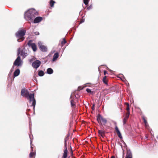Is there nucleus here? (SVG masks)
Returning a JSON list of instances; mask_svg holds the SVG:
<instances>
[{
	"mask_svg": "<svg viewBox=\"0 0 158 158\" xmlns=\"http://www.w3.org/2000/svg\"><path fill=\"white\" fill-rule=\"evenodd\" d=\"M38 15V13L34 9H30L26 11L24 14V18L30 22H33V19Z\"/></svg>",
	"mask_w": 158,
	"mask_h": 158,
	"instance_id": "1",
	"label": "nucleus"
},
{
	"mask_svg": "<svg viewBox=\"0 0 158 158\" xmlns=\"http://www.w3.org/2000/svg\"><path fill=\"white\" fill-rule=\"evenodd\" d=\"M21 94L23 97L29 99L30 102H32V106H33V109H34L36 104V101L34 98V94H29L28 91L25 89H22Z\"/></svg>",
	"mask_w": 158,
	"mask_h": 158,
	"instance_id": "2",
	"label": "nucleus"
},
{
	"mask_svg": "<svg viewBox=\"0 0 158 158\" xmlns=\"http://www.w3.org/2000/svg\"><path fill=\"white\" fill-rule=\"evenodd\" d=\"M26 33V30L21 28L15 34V37L17 38L18 42H21L23 41L25 39L24 37Z\"/></svg>",
	"mask_w": 158,
	"mask_h": 158,
	"instance_id": "3",
	"label": "nucleus"
},
{
	"mask_svg": "<svg viewBox=\"0 0 158 158\" xmlns=\"http://www.w3.org/2000/svg\"><path fill=\"white\" fill-rule=\"evenodd\" d=\"M97 120L98 123H101L104 125H105L107 122L106 120L100 114H98L97 115Z\"/></svg>",
	"mask_w": 158,
	"mask_h": 158,
	"instance_id": "4",
	"label": "nucleus"
},
{
	"mask_svg": "<svg viewBox=\"0 0 158 158\" xmlns=\"http://www.w3.org/2000/svg\"><path fill=\"white\" fill-rule=\"evenodd\" d=\"M23 64V61L21 59L20 57L18 56L15 60L14 64L15 66H21Z\"/></svg>",
	"mask_w": 158,
	"mask_h": 158,
	"instance_id": "5",
	"label": "nucleus"
},
{
	"mask_svg": "<svg viewBox=\"0 0 158 158\" xmlns=\"http://www.w3.org/2000/svg\"><path fill=\"white\" fill-rule=\"evenodd\" d=\"M27 44L29 47H31L32 48L34 52H35L36 51V46L35 43L32 42V40H29L27 43Z\"/></svg>",
	"mask_w": 158,
	"mask_h": 158,
	"instance_id": "6",
	"label": "nucleus"
},
{
	"mask_svg": "<svg viewBox=\"0 0 158 158\" xmlns=\"http://www.w3.org/2000/svg\"><path fill=\"white\" fill-rule=\"evenodd\" d=\"M40 64L41 62L40 60H37L34 61L32 63V65L33 68L37 69L40 66Z\"/></svg>",
	"mask_w": 158,
	"mask_h": 158,
	"instance_id": "7",
	"label": "nucleus"
},
{
	"mask_svg": "<svg viewBox=\"0 0 158 158\" xmlns=\"http://www.w3.org/2000/svg\"><path fill=\"white\" fill-rule=\"evenodd\" d=\"M38 44L39 46L40 50L43 52H46L47 50V47L44 45H43L41 42H39Z\"/></svg>",
	"mask_w": 158,
	"mask_h": 158,
	"instance_id": "8",
	"label": "nucleus"
},
{
	"mask_svg": "<svg viewBox=\"0 0 158 158\" xmlns=\"http://www.w3.org/2000/svg\"><path fill=\"white\" fill-rule=\"evenodd\" d=\"M29 137L31 139V152H30V154H29V157L30 158L32 157V156H33L34 155H35V153L34 152H33V148L32 147L31 144L32 143V140L31 139V135H29Z\"/></svg>",
	"mask_w": 158,
	"mask_h": 158,
	"instance_id": "9",
	"label": "nucleus"
},
{
	"mask_svg": "<svg viewBox=\"0 0 158 158\" xmlns=\"http://www.w3.org/2000/svg\"><path fill=\"white\" fill-rule=\"evenodd\" d=\"M42 20V18L41 17H35L33 19V22L34 23H36L41 22Z\"/></svg>",
	"mask_w": 158,
	"mask_h": 158,
	"instance_id": "10",
	"label": "nucleus"
},
{
	"mask_svg": "<svg viewBox=\"0 0 158 158\" xmlns=\"http://www.w3.org/2000/svg\"><path fill=\"white\" fill-rule=\"evenodd\" d=\"M20 55L23 58H24L28 55V54L27 53L25 52V51L24 49H23L21 52Z\"/></svg>",
	"mask_w": 158,
	"mask_h": 158,
	"instance_id": "11",
	"label": "nucleus"
},
{
	"mask_svg": "<svg viewBox=\"0 0 158 158\" xmlns=\"http://www.w3.org/2000/svg\"><path fill=\"white\" fill-rule=\"evenodd\" d=\"M59 56V55L58 52H56L55 53L53 56V58L52 60V61H56L57 58Z\"/></svg>",
	"mask_w": 158,
	"mask_h": 158,
	"instance_id": "12",
	"label": "nucleus"
},
{
	"mask_svg": "<svg viewBox=\"0 0 158 158\" xmlns=\"http://www.w3.org/2000/svg\"><path fill=\"white\" fill-rule=\"evenodd\" d=\"M20 73V70L19 69H18L15 70L14 73V76L15 77L18 76Z\"/></svg>",
	"mask_w": 158,
	"mask_h": 158,
	"instance_id": "13",
	"label": "nucleus"
},
{
	"mask_svg": "<svg viewBox=\"0 0 158 158\" xmlns=\"http://www.w3.org/2000/svg\"><path fill=\"white\" fill-rule=\"evenodd\" d=\"M68 150L67 148H66L64 151L63 158H66L67 156Z\"/></svg>",
	"mask_w": 158,
	"mask_h": 158,
	"instance_id": "14",
	"label": "nucleus"
},
{
	"mask_svg": "<svg viewBox=\"0 0 158 158\" xmlns=\"http://www.w3.org/2000/svg\"><path fill=\"white\" fill-rule=\"evenodd\" d=\"M98 133L102 137H103L105 136V132L104 131H103L102 130H99L98 131Z\"/></svg>",
	"mask_w": 158,
	"mask_h": 158,
	"instance_id": "15",
	"label": "nucleus"
},
{
	"mask_svg": "<svg viewBox=\"0 0 158 158\" xmlns=\"http://www.w3.org/2000/svg\"><path fill=\"white\" fill-rule=\"evenodd\" d=\"M47 73L49 74H51L53 73V70L51 68H49L47 69Z\"/></svg>",
	"mask_w": 158,
	"mask_h": 158,
	"instance_id": "16",
	"label": "nucleus"
},
{
	"mask_svg": "<svg viewBox=\"0 0 158 158\" xmlns=\"http://www.w3.org/2000/svg\"><path fill=\"white\" fill-rule=\"evenodd\" d=\"M126 156L132 158V154L130 150L127 151Z\"/></svg>",
	"mask_w": 158,
	"mask_h": 158,
	"instance_id": "17",
	"label": "nucleus"
},
{
	"mask_svg": "<svg viewBox=\"0 0 158 158\" xmlns=\"http://www.w3.org/2000/svg\"><path fill=\"white\" fill-rule=\"evenodd\" d=\"M38 75L40 76H43L44 75V73L42 71H40L38 73Z\"/></svg>",
	"mask_w": 158,
	"mask_h": 158,
	"instance_id": "18",
	"label": "nucleus"
},
{
	"mask_svg": "<svg viewBox=\"0 0 158 158\" xmlns=\"http://www.w3.org/2000/svg\"><path fill=\"white\" fill-rule=\"evenodd\" d=\"M55 3V2L54 1L52 0H50V5L51 7H53L54 6V3Z\"/></svg>",
	"mask_w": 158,
	"mask_h": 158,
	"instance_id": "19",
	"label": "nucleus"
},
{
	"mask_svg": "<svg viewBox=\"0 0 158 158\" xmlns=\"http://www.w3.org/2000/svg\"><path fill=\"white\" fill-rule=\"evenodd\" d=\"M66 43V41L65 39L64 38L63 40L61 42V46L62 47L64 44Z\"/></svg>",
	"mask_w": 158,
	"mask_h": 158,
	"instance_id": "20",
	"label": "nucleus"
},
{
	"mask_svg": "<svg viewBox=\"0 0 158 158\" xmlns=\"http://www.w3.org/2000/svg\"><path fill=\"white\" fill-rule=\"evenodd\" d=\"M120 75H122L123 76V78H121V80L123 81L126 82L127 81L126 80L125 78V77L123 76V74H121Z\"/></svg>",
	"mask_w": 158,
	"mask_h": 158,
	"instance_id": "21",
	"label": "nucleus"
},
{
	"mask_svg": "<svg viewBox=\"0 0 158 158\" xmlns=\"http://www.w3.org/2000/svg\"><path fill=\"white\" fill-rule=\"evenodd\" d=\"M70 102H71V106L72 107H73L74 106L75 104H74V102L72 99H71V100Z\"/></svg>",
	"mask_w": 158,
	"mask_h": 158,
	"instance_id": "22",
	"label": "nucleus"
},
{
	"mask_svg": "<svg viewBox=\"0 0 158 158\" xmlns=\"http://www.w3.org/2000/svg\"><path fill=\"white\" fill-rule=\"evenodd\" d=\"M103 81L105 84H107L106 76H105L104 77H103Z\"/></svg>",
	"mask_w": 158,
	"mask_h": 158,
	"instance_id": "23",
	"label": "nucleus"
},
{
	"mask_svg": "<svg viewBox=\"0 0 158 158\" xmlns=\"http://www.w3.org/2000/svg\"><path fill=\"white\" fill-rule=\"evenodd\" d=\"M129 114L130 112L129 111H128V112H127V113H126V116L125 117L126 118H128L129 117Z\"/></svg>",
	"mask_w": 158,
	"mask_h": 158,
	"instance_id": "24",
	"label": "nucleus"
},
{
	"mask_svg": "<svg viewBox=\"0 0 158 158\" xmlns=\"http://www.w3.org/2000/svg\"><path fill=\"white\" fill-rule=\"evenodd\" d=\"M115 130L117 133L120 132L118 127L116 126L115 127Z\"/></svg>",
	"mask_w": 158,
	"mask_h": 158,
	"instance_id": "25",
	"label": "nucleus"
},
{
	"mask_svg": "<svg viewBox=\"0 0 158 158\" xmlns=\"http://www.w3.org/2000/svg\"><path fill=\"white\" fill-rule=\"evenodd\" d=\"M127 119L128 118H126L125 117L124 118L123 120V123L124 124H126Z\"/></svg>",
	"mask_w": 158,
	"mask_h": 158,
	"instance_id": "26",
	"label": "nucleus"
},
{
	"mask_svg": "<svg viewBox=\"0 0 158 158\" xmlns=\"http://www.w3.org/2000/svg\"><path fill=\"white\" fill-rule=\"evenodd\" d=\"M118 135V136L120 138V139H122V137L121 135V133H120V132H119L118 133H117Z\"/></svg>",
	"mask_w": 158,
	"mask_h": 158,
	"instance_id": "27",
	"label": "nucleus"
},
{
	"mask_svg": "<svg viewBox=\"0 0 158 158\" xmlns=\"http://www.w3.org/2000/svg\"><path fill=\"white\" fill-rule=\"evenodd\" d=\"M84 3L85 5H87L88 4V0H84Z\"/></svg>",
	"mask_w": 158,
	"mask_h": 158,
	"instance_id": "28",
	"label": "nucleus"
},
{
	"mask_svg": "<svg viewBox=\"0 0 158 158\" xmlns=\"http://www.w3.org/2000/svg\"><path fill=\"white\" fill-rule=\"evenodd\" d=\"M143 121H144V123H147V121L145 119V118L144 117H143Z\"/></svg>",
	"mask_w": 158,
	"mask_h": 158,
	"instance_id": "29",
	"label": "nucleus"
},
{
	"mask_svg": "<svg viewBox=\"0 0 158 158\" xmlns=\"http://www.w3.org/2000/svg\"><path fill=\"white\" fill-rule=\"evenodd\" d=\"M86 91L88 93H91V89H89L88 88H87L86 89Z\"/></svg>",
	"mask_w": 158,
	"mask_h": 158,
	"instance_id": "30",
	"label": "nucleus"
},
{
	"mask_svg": "<svg viewBox=\"0 0 158 158\" xmlns=\"http://www.w3.org/2000/svg\"><path fill=\"white\" fill-rule=\"evenodd\" d=\"M20 48H19L18 49V52H17V55H19V54L20 53Z\"/></svg>",
	"mask_w": 158,
	"mask_h": 158,
	"instance_id": "31",
	"label": "nucleus"
},
{
	"mask_svg": "<svg viewBox=\"0 0 158 158\" xmlns=\"http://www.w3.org/2000/svg\"><path fill=\"white\" fill-rule=\"evenodd\" d=\"M92 7V6H89L88 7H87V9L88 10H89L90 9H91Z\"/></svg>",
	"mask_w": 158,
	"mask_h": 158,
	"instance_id": "32",
	"label": "nucleus"
},
{
	"mask_svg": "<svg viewBox=\"0 0 158 158\" xmlns=\"http://www.w3.org/2000/svg\"><path fill=\"white\" fill-rule=\"evenodd\" d=\"M64 144H65V149L66 148H67V147H66L67 144H66V139L65 140Z\"/></svg>",
	"mask_w": 158,
	"mask_h": 158,
	"instance_id": "33",
	"label": "nucleus"
},
{
	"mask_svg": "<svg viewBox=\"0 0 158 158\" xmlns=\"http://www.w3.org/2000/svg\"><path fill=\"white\" fill-rule=\"evenodd\" d=\"M126 110L128 112V111H129V106H127V107L126 108Z\"/></svg>",
	"mask_w": 158,
	"mask_h": 158,
	"instance_id": "34",
	"label": "nucleus"
},
{
	"mask_svg": "<svg viewBox=\"0 0 158 158\" xmlns=\"http://www.w3.org/2000/svg\"><path fill=\"white\" fill-rule=\"evenodd\" d=\"M35 35H38L39 34V33L38 32L36 31L35 32Z\"/></svg>",
	"mask_w": 158,
	"mask_h": 158,
	"instance_id": "35",
	"label": "nucleus"
},
{
	"mask_svg": "<svg viewBox=\"0 0 158 158\" xmlns=\"http://www.w3.org/2000/svg\"><path fill=\"white\" fill-rule=\"evenodd\" d=\"M84 21H85V20H84V19H82V20H81V22H80V23H83L84 22Z\"/></svg>",
	"mask_w": 158,
	"mask_h": 158,
	"instance_id": "36",
	"label": "nucleus"
},
{
	"mask_svg": "<svg viewBox=\"0 0 158 158\" xmlns=\"http://www.w3.org/2000/svg\"><path fill=\"white\" fill-rule=\"evenodd\" d=\"M145 126L146 127H147L148 126V123H145Z\"/></svg>",
	"mask_w": 158,
	"mask_h": 158,
	"instance_id": "37",
	"label": "nucleus"
},
{
	"mask_svg": "<svg viewBox=\"0 0 158 158\" xmlns=\"http://www.w3.org/2000/svg\"><path fill=\"white\" fill-rule=\"evenodd\" d=\"M107 73V72L106 71H104V74L105 75Z\"/></svg>",
	"mask_w": 158,
	"mask_h": 158,
	"instance_id": "38",
	"label": "nucleus"
},
{
	"mask_svg": "<svg viewBox=\"0 0 158 158\" xmlns=\"http://www.w3.org/2000/svg\"><path fill=\"white\" fill-rule=\"evenodd\" d=\"M119 75H121V77H118L119 78H120L121 79V78H123V76L122 75H120V74Z\"/></svg>",
	"mask_w": 158,
	"mask_h": 158,
	"instance_id": "39",
	"label": "nucleus"
},
{
	"mask_svg": "<svg viewBox=\"0 0 158 158\" xmlns=\"http://www.w3.org/2000/svg\"><path fill=\"white\" fill-rule=\"evenodd\" d=\"M14 66H13V67H12V68L11 69L10 71H11V72H12V71H13V69H14Z\"/></svg>",
	"mask_w": 158,
	"mask_h": 158,
	"instance_id": "40",
	"label": "nucleus"
},
{
	"mask_svg": "<svg viewBox=\"0 0 158 158\" xmlns=\"http://www.w3.org/2000/svg\"><path fill=\"white\" fill-rule=\"evenodd\" d=\"M126 85H127V86L129 85V84L128 82H126Z\"/></svg>",
	"mask_w": 158,
	"mask_h": 158,
	"instance_id": "41",
	"label": "nucleus"
},
{
	"mask_svg": "<svg viewBox=\"0 0 158 158\" xmlns=\"http://www.w3.org/2000/svg\"><path fill=\"white\" fill-rule=\"evenodd\" d=\"M126 104L127 105V106H129V105L128 103H126Z\"/></svg>",
	"mask_w": 158,
	"mask_h": 158,
	"instance_id": "42",
	"label": "nucleus"
},
{
	"mask_svg": "<svg viewBox=\"0 0 158 158\" xmlns=\"http://www.w3.org/2000/svg\"><path fill=\"white\" fill-rule=\"evenodd\" d=\"M32 61V59H30V62H31Z\"/></svg>",
	"mask_w": 158,
	"mask_h": 158,
	"instance_id": "43",
	"label": "nucleus"
},
{
	"mask_svg": "<svg viewBox=\"0 0 158 158\" xmlns=\"http://www.w3.org/2000/svg\"><path fill=\"white\" fill-rule=\"evenodd\" d=\"M110 158H115V157L113 156H111V157Z\"/></svg>",
	"mask_w": 158,
	"mask_h": 158,
	"instance_id": "44",
	"label": "nucleus"
},
{
	"mask_svg": "<svg viewBox=\"0 0 158 158\" xmlns=\"http://www.w3.org/2000/svg\"><path fill=\"white\" fill-rule=\"evenodd\" d=\"M126 158H131V157H128L126 156Z\"/></svg>",
	"mask_w": 158,
	"mask_h": 158,
	"instance_id": "45",
	"label": "nucleus"
},
{
	"mask_svg": "<svg viewBox=\"0 0 158 158\" xmlns=\"http://www.w3.org/2000/svg\"><path fill=\"white\" fill-rule=\"evenodd\" d=\"M34 80H35V81H36V82H37V80L36 79H34Z\"/></svg>",
	"mask_w": 158,
	"mask_h": 158,
	"instance_id": "46",
	"label": "nucleus"
}]
</instances>
